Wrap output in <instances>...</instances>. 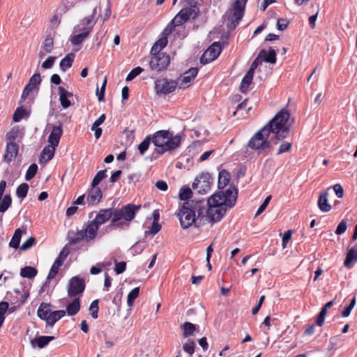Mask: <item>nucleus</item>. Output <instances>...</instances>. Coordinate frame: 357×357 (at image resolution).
<instances>
[{
    "mask_svg": "<svg viewBox=\"0 0 357 357\" xmlns=\"http://www.w3.org/2000/svg\"><path fill=\"white\" fill-rule=\"evenodd\" d=\"M289 118L288 110L283 109L280 111L268 124L250 138L248 146L252 150L266 151L272 144H277L287 138L290 130L289 126H287Z\"/></svg>",
    "mask_w": 357,
    "mask_h": 357,
    "instance_id": "nucleus-1",
    "label": "nucleus"
},
{
    "mask_svg": "<svg viewBox=\"0 0 357 357\" xmlns=\"http://www.w3.org/2000/svg\"><path fill=\"white\" fill-rule=\"evenodd\" d=\"M141 208V205L128 204L121 208H109L100 209L94 220L88 221L90 226L89 232L98 234V230L100 225L111 219L110 227L114 229H123L130 226V222L135 218L137 213Z\"/></svg>",
    "mask_w": 357,
    "mask_h": 357,
    "instance_id": "nucleus-2",
    "label": "nucleus"
},
{
    "mask_svg": "<svg viewBox=\"0 0 357 357\" xmlns=\"http://www.w3.org/2000/svg\"><path fill=\"white\" fill-rule=\"evenodd\" d=\"M205 205L204 199H192L184 202L177 213L181 227L185 229L193 224L198 227L196 220L204 218Z\"/></svg>",
    "mask_w": 357,
    "mask_h": 357,
    "instance_id": "nucleus-3",
    "label": "nucleus"
},
{
    "mask_svg": "<svg viewBox=\"0 0 357 357\" xmlns=\"http://www.w3.org/2000/svg\"><path fill=\"white\" fill-rule=\"evenodd\" d=\"M248 0H234L231 7L227 10L222 16L225 21L227 22V26L229 29H234L242 20Z\"/></svg>",
    "mask_w": 357,
    "mask_h": 357,
    "instance_id": "nucleus-4",
    "label": "nucleus"
},
{
    "mask_svg": "<svg viewBox=\"0 0 357 357\" xmlns=\"http://www.w3.org/2000/svg\"><path fill=\"white\" fill-rule=\"evenodd\" d=\"M211 201V197L205 201L204 213H206V219L209 222H217L225 215L228 207L219 203L216 199L213 202Z\"/></svg>",
    "mask_w": 357,
    "mask_h": 357,
    "instance_id": "nucleus-5",
    "label": "nucleus"
},
{
    "mask_svg": "<svg viewBox=\"0 0 357 357\" xmlns=\"http://www.w3.org/2000/svg\"><path fill=\"white\" fill-rule=\"evenodd\" d=\"M151 140L155 146L170 144L171 146H179L181 137L179 135H173L169 130H161L151 135Z\"/></svg>",
    "mask_w": 357,
    "mask_h": 357,
    "instance_id": "nucleus-6",
    "label": "nucleus"
},
{
    "mask_svg": "<svg viewBox=\"0 0 357 357\" xmlns=\"http://www.w3.org/2000/svg\"><path fill=\"white\" fill-rule=\"evenodd\" d=\"M237 196L238 189L234 184H231L225 191H220L212 195L211 202H213L216 199L219 203L225 204L228 208H231L236 204Z\"/></svg>",
    "mask_w": 357,
    "mask_h": 357,
    "instance_id": "nucleus-7",
    "label": "nucleus"
},
{
    "mask_svg": "<svg viewBox=\"0 0 357 357\" xmlns=\"http://www.w3.org/2000/svg\"><path fill=\"white\" fill-rule=\"evenodd\" d=\"M69 253L70 251L66 247H64L63 250L60 252L59 255L56 258L50 270V272L47 277V281L42 286L40 290V293H43L48 290L50 286L49 280L53 279L58 273L59 268L62 266L64 260L68 257Z\"/></svg>",
    "mask_w": 357,
    "mask_h": 357,
    "instance_id": "nucleus-8",
    "label": "nucleus"
},
{
    "mask_svg": "<svg viewBox=\"0 0 357 357\" xmlns=\"http://www.w3.org/2000/svg\"><path fill=\"white\" fill-rule=\"evenodd\" d=\"M90 226L87 223L86 227L81 230L74 231L70 229L68 231L67 239L70 245H75L82 240L89 242L97 236L94 232H89Z\"/></svg>",
    "mask_w": 357,
    "mask_h": 357,
    "instance_id": "nucleus-9",
    "label": "nucleus"
},
{
    "mask_svg": "<svg viewBox=\"0 0 357 357\" xmlns=\"http://www.w3.org/2000/svg\"><path fill=\"white\" fill-rule=\"evenodd\" d=\"M170 63V57L163 52H153L149 61V67L152 70L158 72L167 68Z\"/></svg>",
    "mask_w": 357,
    "mask_h": 357,
    "instance_id": "nucleus-10",
    "label": "nucleus"
},
{
    "mask_svg": "<svg viewBox=\"0 0 357 357\" xmlns=\"http://www.w3.org/2000/svg\"><path fill=\"white\" fill-rule=\"evenodd\" d=\"M213 179L208 172H202L195 180L192 188L199 194L207 193L211 187Z\"/></svg>",
    "mask_w": 357,
    "mask_h": 357,
    "instance_id": "nucleus-11",
    "label": "nucleus"
},
{
    "mask_svg": "<svg viewBox=\"0 0 357 357\" xmlns=\"http://www.w3.org/2000/svg\"><path fill=\"white\" fill-rule=\"evenodd\" d=\"M199 10L196 5L181 9L174 17V22L179 26L186 22L190 17H197Z\"/></svg>",
    "mask_w": 357,
    "mask_h": 357,
    "instance_id": "nucleus-12",
    "label": "nucleus"
},
{
    "mask_svg": "<svg viewBox=\"0 0 357 357\" xmlns=\"http://www.w3.org/2000/svg\"><path fill=\"white\" fill-rule=\"evenodd\" d=\"M178 82L176 80L168 79H158L155 82V90L156 93L167 95L173 92Z\"/></svg>",
    "mask_w": 357,
    "mask_h": 357,
    "instance_id": "nucleus-13",
    "label": "nucleus"
},
{
    "mask_svg": "<svg viewBox=\"0 0 357 357\" xmlns=\"http://www.w3.org/2000/svg\"><path fill=\"white\" fill-rule=\"evenodd\" d=\"M221 51L222 47L220 43H213L201 56L200 63L202 64H206L214 61L218 57Z\"/></svg>",
    "mask_w": 357,
    "mask_h": 357,
    "instance_id": "nucleus-14",
    "label": "nucleus"
},
{
    "mask_svg": "<svg viewBox=\"0 0 357 357\" xmlns=\"http://www.w3.org/2000/svg\"><path fill=\"white\" fill-rule=\"evenodd\" d=\"M85 289V281L78 276L73 277L69 282L68 295L69 297H75L82 294Z\"/></svg>",
    "mask_w": 357,
    "mask_h": 357,
    "instance_id": "nucleus-15",
    "label": "nucleus"
},
{
    "mask_svg": "<svg viewBox=\"0 0 357 357\" xmlns=\"http://www.w3.org/2000/svg\"><path fill=\"white\" fill-rule=\"evenodd\" d=\"M102 192L98 187H91L86 196V203L89 206L97 205L102 199Z\"/></svg>",
    "mask_w": 357,
    "mask_h": 357,
    "instance_id": "nucleus-16",
    "label": "nucleus"
},
{
    "mask_svg": "<svg viewBox=\"0 0 357 357\" xmlns=\"http://www.w3.org/2000/svg\"><path fill=\"white\" fill-rule=\"evenodd\" d=\"M197 73V68H190L189 70L185 71L181 79V82L179 84L180 88L185 89L188 87L193 79L196 77Z\"/></svg>",
    "mask_w": 357,
    "mask_h": 357,
    "instance_id": "nucleus-17",
    "label": "nucleus"
},
{
    "mask_svg": "<svg viewBox=\"0 0 357 357\" xmlns=\"http://www.w3.org/2000/svg\"><path fill=\"white\" fill-rule=\"evenodd\" d=\"M63 135L62 126H54L48 137V142L55 146H58L60 139Z\"/></svg>",
    "mask_w": 357,
    "mask_h": 357,
    "instance_id": "nucleus-18",
    "label": "nucleus"
},
{
    "mask_svg": "<svg viewBox=\"0 0 357 357\" xmlns=\"http://www.w3.org/2000/svg\"><path fill=\"white\" fill-rule=\"evenodd\" d=\"M58 90L61 105L64 109L68 108L72 105L69 98L73 97V93L68 91L63 86H59Z\"/></svg>",
    "mask_w": 357,
    "mask_h": 357,
    "instance_id": "nucleus-19",
    "label": "nucleus"
},
{
    "mask_svg": "<svg viewBox=\"0 0 357 357\" xmlns=\"http://www.w3.org/2000/svg\"><path fill=\"white\" fill-rule=\"evenodd\" d=\"M19 146L16 143H7L4 160L8 162H10L17 156Z\"/></svg>",
    "mask_w": 357,
    "mask_h": 357,
    "instance_id": "nucleus-20",
    "label": "nucleus"
},
{
    "mask_svg": "<svg viewBox=\"0 0 357 357\" xmlns=\"http://www.w3.org/2000/svg\"><path fill=\"white\" fill-rule=\"evenodd\" d=\"M353 261H357V248L356 246L348 248L344 265L347 268H351L353 267Z\"/></svg>",
    "mask_w": 357,
    "mask_h": 357,
    "instance_id": "nucleus-21",
    "label": "nucleus"
},
{
    "mask_svg": "<svg viewBox=\"0 0 357 357\" xmlns=\"http://www.w3.org/2000/svg\"><path fill=\"white\" fill-rule=\"evenodd\" d=\"M328 193L326 191H323L320 193L318 199V207L322 212L326 213L331 211V206L328 204L327 199Z\"/></svg>",
    "mask_w": 357,
    "mask_h": 357,
    "instance_id": "nucleus-22",
    "label": "nucleus"
},
{
    "mask_svg": "<svg viewBox=\"0 0 357 357\" xmlns=\"http://www.w3.org/2000/svg\"><path fill=\"white\" fill-rule=\"evenodd\" d=\"M54 339V336H40L31 340V344L33 347L37 346L38 348L43 349L45 347Z\"/></svg>",
    "mask_w": 357,
    "mask_h": 357,
    "instance_id": "nucleus-23",
    "label": "nucleus"
},
{
    "mask_svg": "<svg viewBox=\"0 0 357 357\" xmlns=\"http://www.w3.org/2000/svg\"><path fill=\"white\" fill-rule=\"evenodd\" d=\"M79 31H82V32L79 34L72 36L70 38V42L73 45H80L90 34L91 28H82L79 29Z\"/></svg>",
    "mask_w": 357,
    "mask_h": 357,
    "instance_id": "nucleus-24",
    "label": "nucleus"
},
{
    "mask_svg": "<svg viewBox=\"0 0 357 357\" xmlns=\"http://www.w3.org/2000/svg\"><path fill=\"white\" fill-rule=\"evenodd\" d=\"M231 176L229 172L225 169H222L219 172L218 188L219 189H224L229 183Z\"/></svg>",
    "mask_w": 357,
    "mask_h": 357,
    "instance_id": "nucleus-25",
    "label": "nucleus"
},
{
    "mask_svg": "<svg viewBox=\"0 0 357 357\" xmlns=\"http://www.w3.org/2000/svg\"><path fill=\"white\" fill-rule=\"evenodd\" d=\"M259 56L261 57L262 61L269 63H275L276 62V52L271 48L268 52L262 50L259 52Z\"/></svg>",
    "mask_w": 357,
    "mask_h": 357,
    "instance_id": "nucleus-26",
    "label": "nucleus"
},
{
    "mask_svg": "<svg viewBox=\"0 0 357 357\" xmlns=\"http://www.w3.org/2000/svg\"><path fill=\"white\" fill-rule=\"evenodd\" d=\"M80 310V299L75 298L71 303L67 305L66 313L69 316L77 314Z\"/></svg>",
    "mask_w": 357,
    "mask_h": 357,
    "instance_id": "nucleus-27",
    "label": "nucleus"
},
{
    "mask_svg": "<svg viewBox=\"0 0 357 357\" xmlns=\"http://www.w3.org/2000/svg\"><path fill=\"white\" fill-rule=\"evenodd\" d=\"M56 146L52 144H48L44 147L40 154V160H45L48 162L52 159L54 155L55 149Z\"/></svg>",
    "mask_w": 357,
    "mask_h": 357,
    "instance_id": "nucleus-28",
    "label": "nucleus"
},
{
    "mask_svg": "<svg viewBox=\"0 0 357 357\" xmlns=\"http://www.w3.org/2000/svg\"><path fill=\"white\" fill-rule=\"evenodd\" d=\"M24 232H26V229H22L21 228H18L15 231L14 234L9 243L10 247L15 249H17L20 247L21 237Z\"/></svg>",
    "mask_w": 357,
    "mask_h": 357,
    "instance_id": "nucleus-29",
    "label": "nucleus"
},
{
    "mask_svg": "<svg viewBox=\"0 0 357 357\" xmlns=\"http://www.w3.org/2000/svg\"><path fill=\"white\" fill-rule=\"evenodd\" d=\"M66 315V311L63 310L51 312L47 324L53 326L54 324Z\"/></svg>",
    "mask_w": 357,
    "mask_h": 357,
    "instance_id": "nucleus-30",
    "label": "nucleus"
},
{
    "mask_svg": "<svg viewBox=\"0 0 357 357\" xmlns=\"http://www.w3.org/2000/svg\"><path fill=\"white\" fill-rule=\"evenodd\" d=\"M50 304L42 303L37 311L38 316L40 319L42 320L46 321V322L48 320L49 314L51 312V310L49 308Z\"/></svg>",
    "mask_w": 357,
    "mask_h": 357,
    "instance_id": "nucleus-31",
    "label": "nucleus"
},
{
    "mask_svg": "<svg viewBox=\"0 0 357 357\" xmlns=\"http://www.w3.org/2000/svg\"><path fill=\"white\" fill-rule=\"evenodd\" d=\"M75 54L73 53H70L67 54L63 59L60 61V69L63 72H66L67 69L70 68L73 63L74 61Z\"/></svg>",
    "mask_w": 357,
    "mask_h": 357,
    "instance_id": "nucleus-32",
    "label": "nucleus"
},
{
    "mask_svg": "<svg viewBox=\"0 0 357 357\" xmlns=\"http://www.w3.org/2000/svg\"><path fill=\"white\" fill-rule=\"evenodd\" d=\"M37 273L38 271L36 268L32 266H25L20 271V275L22 278L29 279L33 278L37 275Z\"/></svg>",
    "mask_w": 357,
    "mask_h": 357,
    "instance_id": "nucleus-33",
    "label": "nucleus"
},
{
    "mask_svg": "<svg viewBox=\"0 0 357 357\" xmlns=\"http://www.w3.org/2000/svg\"><path fill=\"white\" fill-rule=\"evenodd\" d=\"M168 40L165 36H162L155 42L151 50V53L153 52H160V51L166 47L167 45Z\"/></svg>",
    "mask_w": 357,
    "mask_h": 357,
    "instance_id": "nucleus-34",
    "label": "nucleus"
},
{
    "mask_svg": "<svg viewBox=\"0 0 357 357\" xmlns=\"http://www.w3.org/2000/svg\"><path fill=\"white\" fill-rule=\"evenodd\" d=\"M96 8H94L91 15L84 17L82 21V24L85 26L84 28H91V31L93 29L96 21L94 20V17L96 15Z\"/></svg>",
    "mask_w": 357,
    "mask_h": 357,
    "instance_id": "nucleus-35",
    "label": "nucleus"
},
{
    "mask_svg": "<svg viewBox=\"0 0 357 357\" xmlns=\"http://www.w3.org/2000/svg\"><path fill=\"white\" fill-rule=\"evenodd\" d=\"M151 140V135H147L145 139L138 145V151L141 155H143L148 150Z\"/></svg>",
    "mask_w": 357,
    "mask_h": 357,
    "instance_id": "nucleus-36",
    "label": "nucleus"
},
{
    "mask_svg": "<svg viewBox=\"0 0 357 357\" xmlns=\"http://www.w3.org/2000/svg\"><path fill=\"white\" fill-rule=\"evenodd\" d=\"M12 204L10 195H6L0 201V213H5Z\"/></svg>",
    "mask_w": 357,
    "mask_h": 357,
    "instance_id": "nucleus-37",
    "label": "nucleus"
},
{
    "mask_svg": "<svg viewBox=\"0 0 357 357\" xmlns=\"http://www.w3.org/2000/svg\"><path fill=\"white\" fill-rule=\"evenodd\" d=\"M181 328L183 331V335L185 337H187L188 336L193 335L194 332L196 330L195 325L190 322H185L181 326Z\"/></svg>",
    "mask_w": 357,
    "mask_h": 357,
    "instance_id": "nucleus-38",
    "label": "nucleus"
},
{
    "mask_svg": "<svg viewBox=\"0 0 357 357\" xmlns=\"http://www.w3.org/2000/svg\"><path fill=\"white\" fill-rule=\"evenodd\" d=\"M29 112L22 107H17L14 112L13 119L15 122H19L24 117L29 116Z\"/></svg>",
    "mask_w": 357,
    "mask_h": 357,
    "instance_id": "nucleus-39",
    "label": "nucleus"
},
{
    "mask_svg": "<svg viewBox=\"0 0 357 357\" xmlns=\"http://www.w3.org/2000/svg\"><path fill=\"white\" fill-rule=\"evenodd\" d=\"M107 169L99 171L92 180L91 187H96L107 176Z\"/></svg>",
    "mask_w": 357,
    "mask_h": 357,
    "instance_id": "nucleus-40",
    "label": "nucleus"
},
{
    "mask_svg": "<svg viewBox=\"0 0 357 357\" xmlns=\"http://www.w3.org/2000/svg\"><path fill=\"white\" fill-rule=\"evenodd\" d=\"M29 190V185L26 183L20 184L16 190L17 196L21 199H24L26 195Z\"/></svg>",
    "mask_w": 357,
    "mask_h": 357,
    "instance_id": "nucleus-41",
    "label": "nucleus"
},
{
    "mask_svg": "<svg viewBox=\"0 0 357 357\" xmlns=\"http://www.w3.org/2000/svg\"><path fill=\"white\" fill-rule=\"evenodd\" d=\"M139 287L132 289L128 294L127 297V303L129 307H132L135 300L139 296Z\"/></svg>",
    "mask_w": 357,
    "mask_h": 357,
    "instance_id": "nucleus-42",
    "label": "nucleus"
},
{
    "mask_svg": "<svg viewBox=\"0 0 357 357\" xmlns=\"http://www.w3.org/2000/svg\"><path fill=\"white\" fill-rule=\"evenodd\" d=\"M192 193V190L189 187L183 186L180 190L179 199L185 202L189 201L188 199L191 197Z\"/></svg>",
    "mask_w": 357,
    "mask_h": 357,
    "instance_id": "nucleus-43",
    "label": "nucleus"
},
{
    "mask_svg": "<svg viewBox=\"0 0 357 357\" xmlns=\"http://www.w3.org/2000/svg\"><path fill=\"white\" fill-rule=\"evenodd\" d=\"M54 47L53 38L47 36L43 43V49L46 53H50Z\"/></svg>",
    "mask_w": 357,
    "mask_h": 357,
    "instance_id": "nucleus-44",
    "label": "nucleus"
},
{
    "mask_svg": "<svg viewBox=\"0 0 357 357\" xmlns=\"http://www.w3.org/2000/svg\"><path fill=\"white\" fill-rule=\"evenodd\" d=\"M37 171H38V165L35 163L31 164L26 172V174H25L26 181H30L31 179H32L36 174Z\"/></svg>",
    "mask_w": 357,
    "mask_h": 357,
    "instance_id": "nucleus-45",
    "label": "nucleus"
},
{
    "mask_svg": "<svg viewBox=\"0 0 357 357\" xmlns=\"http://www.w3.org/2000/svg\"><path fill=\"white\" fill-rule=\"evenodd\" d=\"M177 146H171L170 144L162 145V146H156L155 152L159 155H162L167 151H171L178 148Z\"/></svg>",
    "mask_w": 357,
    "mask_h": 357,
    "instance_id": "nucleus-46",
    "label": "nucleus"
},
{
    "mask_svg": "<svg viewBox=\"0 0 357 357\" xmlns=\"http://www.w3.org/2000/svg\"><path fill=\"white\" fill-rule=\"evenodd\" d=\"M41 77L39 73H36L33 74L31 77L29 79V83L36 88L38 90L39 85L41 83Z\"/></svg>",
    "mask_w": 357,
    "mask_h": 357,
    "instance_id": "nucleus-47",
    "label": "nucleus"
},
{
    "mask_svg": "<svg viewBox=\"0 0 357 357\" xmlns=\"http://www.w3.org/2000/svg\"><path fill=\"white\" fill-rule=\"evenodd\" d=\"M98 300H94L90 305L89 310L91 312V317L93 319H97L98 317V311H99V307H98Z\"/></svg>",
    "mask_w": 357,
    "mask_h": 357,
    "instance_id": "nucleus-48",
    "label": "nucleus"
},
{
    "mask_svg": "<svg viewBox=\"0 0 357 357\" xmlns=\"http://www.w3.org/2000/svg\"><path fill=\"white\" fill-rule=\"evenodd\" d=\"M144 71V68L138 66L133 68L127 75L126 80L130 82L134 79L137 75Z\"/></svg>",
    "mask_w": 357,
    "mask_h": 357,
    "instance_id": "nucleus-49",
    "label": "nucleus"
},
{
    "mask_svg": "<svg viewBox=\"0 0 357 357\" xmlns=\"http://www.w3.org/2000/svg\"><path fill=\"white\" fill-rule=\"evenodd\" d=\"M195 344L193 341L188 340L186 343L183 346V349L185 352L192 356L195 352Z\"/></svg>",
    "mask_w": 357,
    "mask_h": 357,
    "instance_id": "nucleus-50",
    "label": "nucleus"
},
{
    "mask_svg": "<svg viewBox=\"0 0 357 357\" xmlns=\"http://www.w3.org/2000/svg\"><path fill=\"white\" fill-rule=\"evenodd\" d=\"M35 244L36 238L31 236L22 243V245L20 247V250L22 251H26L32 248Z\"/></svg>",
    "mask_w": 357,
    "mask_h": 357,
    "instance_id": "nucleus-51",
    "label": "nucleus"
},
{
    "mask_svg": "<svg viewBox=\"0 0 357 357\" xmlns=\"http://www.w3.org/2000/svg\"><path fill=\"white\" fill-rule=\"evenodd\" d=\"M114 264V271L117 275L123 273L126 269V263L125 261L119 262L115 259Z\"/></svg>",
    "mask_w": 357,
    "mask_h": 357,
    "instance_id": "nucleus-52",
    "label": "nucleus"
},
{
    "mask_svg": "<svg viewBox=\"0 0 357 357\" xmlns=\"http://www.w3.org/2000/svg\"><path fill=\"white\" fill-rule=\"evenodd\" d=\"M160 229H161V226L157 222V218H155L153 222H152L151 227H150V229L148 231H146V234L149 233L150 234L155 235L159 232Z\"/></svg>",
    "mask_w": 357,
    "mask_h": 357,
    "instance_id": "nucleus-53",
    "label": "nucleus"
},
{
    "mask_svg": "<svg viewBox=\"0 0 357 357\" xmlns=\"http://www.w3.org/2000/svg\"><path fill=\"white\" fill-rule=\"evenodd\" d=\"M252 82V79H250L245 76L243 77L241 83V90L243 93H245Z\"/></svg>",
    "mask_w": 357,
    "mask_h": 357,
    "instance_id": "nucleus-54",
    "label": "nucleus"
},
{
    "mask_svg": "<svg viewBox=\"0 0 357 357\" xmlns=\"http://www.w3.org/2000/svg\"><path fill=\"white\" fill-rule=\"evenodd\" d=\"M347 229V222L345 220H342L339 223V225H337V227L336 228L335 234L337 235H341L346 231Z\"/></svg>",
    "mask_w": 357,
    "mask_h": 357,
    "instance_id": "nucleus-55",
    "label": "nucleus"
},
{
    "mask_svg": "<svg viewBox=\"0 0 357 357\" xmlns=\"http://www.w3.org/2000/svg\"><path fill=\"white\" fill-rule=\"evenodd\" d=\"M289 22L284 18H279L277 22V29L280 31L286 29L289 26Z\"/></svg>",
    "mask_w": 357,
    "mask_h": 357,
    "instance_id": "nucleus-56",
    "label": "nucleus"
},
{
    "mask_svg": "<svg viewBox=\"0 0 357 357\" xmlns=\"http://www.w3.org/2000/svg\"><path fill=\"white\" fill-rule=\"evenodd\" d=\"M291 148V143L290 142H284L280 144L279 149L277 152V155L282 154L285 152H288L290 151Z\"/></svg>",
    "mask_w": 357,
    "mask_h": 357,
    "instance_id": "nucleus-57",
    "label": "nucleus"
},
{
    "mask_svg": "<svg viewBox=\"0 0 357 357\" xmlns=\"http://www.w3.org/2000/svg\"><path fill=\"white\" fill-rule=\"evenodd\" d=\"M271 199V196L269 195L264 199L263 203L259 207V208L255 214V216L260 215L262 212H264L265 211L268 203L270 202Z\"/></svg>",
    "mask_w": 357,
    "mask_h": 357,
    "instance_id": "nucleus-58",
    "label": "nucleus"
},
{
    "mask_svg": "<svg viewBox=\"0 0 357 357\" xmlns=\"http://www.w3.org/2000/svg\"><path fill=\"white\" fill-rule=\"evenodd\" d=\"M56 56H50L48 57L42 64V67L44 68V69H50L51 68L54 63V61L56 60Z\"/></svg>",
    "mask_w": 357,
    "mask_h": 357,
    "instance_id": "nucleus-59",
    "label": "nucleus"
},
{
    "mask_svg": "<svg viewBox=\"0 0 357 357\" xmlns=\"http://www.w3.org/2000/svg\"><path fill=\"white\" fill-rule=\"evenodd\" d=\"M144 245L139 243H135L130 248V250L133 252L134 255L140 254L144 250Z\"/></svg>",
    "mask_w": 357,
    "mask_h": 357,
    "instance_id": "nucleus-60",
    "label": "nucleus"
},
{
    "mask_svg": "<svg viewBox=\"0 0 357 357\" xmlns=\"http://www.w3.org/2000/svg\"><path fill=\"white\" fill-rule=\"evenodd\" d=\"M292 231L291 230H288L283 234L282 236V247L284 248L286 247V244L290 241L291 238Z\"/></svg>",
    "mask_w": 357,
    "mask_h": 357,
    "instance_id": "nucleus-61",
    "label": "nucleus"
},
{
    "mask_svg": "<svg viewBox=\"0 0 357 357\" xmlns=\"http://www.w3.org/2000/svg\"><path fill=\"white\" fill-rule=\"evenodd\" d=\"M105 114H102L100 116V117L95 121L91 126V130H95V128H99V126L103 123L105 120Z\"/></svg>",
    "mask_w": 357,
    "mask_h": 357,
    "instance_id": "nucleus-62",
    "label": "nucleus"
},
{
    "mask_svg": "<svg viewBox=\"0 0 357 357\" xmlns=\"http://www.w3.org/2000/svg\"><path fill=\"white\" fill-rule=\"evenodd\" d=\"M333 190L337 197L342 198L344 196V190L340 184H335L333 185Z\"/></svg>",
    "mask_w": 357,
    "mask_h": 357,
    "instance_id": "nucleus-63",
    "label": "nucleus"
},
{
    "mask_svg": "<svg viewBox=\"0 0 357 357\" xmlns=\"http://www.w3.org/2000/svg\"><path fill=\"white\" fill-rule=\"evenodd\" d=\"M17 134H18L17 131L14 130H12L8 133H7L6 137H7V139L8 140V143H11V142L15 143V140L16 139V138L17 137Z\"/></svg>",
    "mask_w": 357,
    "mask_h": 357,
    "instance_id": "nucleus-64",
    "label": "nucleus"
}]
</instances>
